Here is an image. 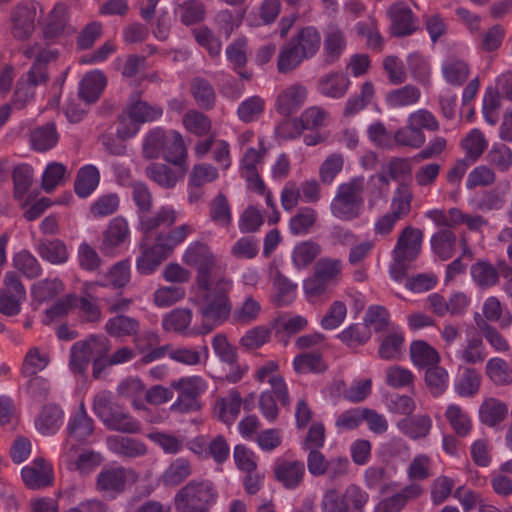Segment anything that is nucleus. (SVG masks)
Returning <instances> with one entry per match:
<instances>
[{"label": "nucleus", "mask_w": 512, "mask_h": 512, "mask_svg": "<svg viewBox=\"0 0 512 512\" xmlns=\"http://www.w3.org/2000/svg\"><path fill=\"white\" fill-rule=\"evenodd\" d=\"M231 288L230 279L219 277L210 282L208 289H201L203 304L200 306L199 312L203 321L197 334H207L228 319L232 310V304L228 297Z\"/></svg>", "instance_id": "f257e3e1"}, {"label": "nucleus", "mask_w": 512, "mask_h": 512, "mask_svg": "<svg viewBox=\"0 0 512 512\" xmlns=\"http://www.w3.org/2000/svg\"><path fill=\"white\" fill-rule=\"evenodd\" d=\"M365 178L357 176L341 183L330 203L332 215L342 221H353L364 209Z\"/></svg>", "instance_id": "f03ea898"}, {"label": "nucleus", "mask_w": 512, "mask_h": 512, "mask_svg": "<svg viewBox=\"0 0 512 512\" xmlns=\"http://www.w3.org/2000/svg\"><path fill=\"white\" fill-rule=\"evenodd\" d=\"M218 497L214 483L208 479H193L174 496L177 512H208Z\"/></svg>", "instance_id": "7ed1b4c3"}, {"label": "nucleus", "mask_w": 512, "mask_h": 512, "mask_svg": "<svg viewBox=\"0 0 512 512\" xmlns=\"http://www.w3.org/2000/svg\"><path fill=\"white\" fill-rule=\"evenodd\" d=\"M423 232L419 228L406 226L400 233L392 251L393 263L390 267L391 277L401 282L411 267V263L420 254Z\"/></svg>", "instance_id": "20e7f679"}, {"label": "nucleus", "mask_w": 512, "mask_h": 512, "mask_svg": "<svg viewBox=\"0 0 512 512\" xmlns=\"http://www.w3.org/2000/svg\"><path fill=\"white\" fill-rule=\"evenodd\" d=\"M182 260L186 265L196 269V283L199 289H208L211 281L224 277L215 255L204 242L191 243L186 248Z\"/></svg>", "instance_id": "39448f33"}, {"label": "nucleus", "mask_w": 512, "mask_h": 512, "mask_svg": "<svg viewBox=\"0 0 512 512\" xmlns=\"http://www.w3.org/2000/svg\"><path fill=\"white\" fill-rule=\"evenodd\" d=\"M111 350L110 340L103 335H91L88 339L75 342L70 351V368L74 373L83 374L90 360L107 356Z\"/></svg>", "instance_id": "423d86ee"}, {"label": "nucleus", "mask_w": 512, "mask_h": 512, "mask_svg": "<svg viewBox=\"0 0 512 512\" xmlns=\"http://www.w3.org/2000/svg\"><path fill=\"white\" fill-rule=\"evenodd\" d=\"M178 392V398L170 407L171 411L190 413L201 409L200 395L205 391L206 384L199 376L185 377L172 383Z\"/></svg>", "instance_id": "0eeeda50"}, {"label": "nucleus", "mask_w": 512, "mask_h": 512, "mask_svg": "<svg viewBox=\"0 0 512 512\" xmlns=\"http://www.w3.org/2000/svg\"><path fill=\"white\" fill-rule=\"evenodd\" d=\"M37 8L42 7L36 1L24 2L18 4L11 11V22L13 37L19 41L27 40L35 30V20Z\"/></svg>", "instance_id": "6e6552de"}, {"label": "nucleus", "mask_w": 512, "mask_h": 512, "mask_svg": "<svg viewBox=\"0 0 512 512\" xmlns=\"http://www.w3.org/2000/svg\"><path fill=\"white\" fill-rule=\"evenodd\" d=\"M328 112L318 106L305 109L299 118H293L285 121L283 129L289 130L288 137L295 138L301 135L303 130H312L324 125Z\"/></svg>", "instance_id": "1a4fd4ad"}, {"label": "nucleus", "mask_w": 512, "mask_h": 512, "mask_svg": "<svg viewBox=\"0 0 512 512\" xmlns=\"http://www.w3.org/2000/svg\"><path fill=\"white\" fill-rule=\"evenodd\" d=\"M126 470L123 467L103 469L97 475L96 488L109 499L116 498L125 490Z\"/></svg>", "instance_id": "9d476101"}, {"label": "nucleus", "mask_w": 512, "mask_h": 512, "mask_svg": "<svg viewBox=\"0 0 512 512\" xmlns=\"http://www.w3.org/2000/svg\"><path fill=\"white\" fill-rule=\"evenodd\" d=\"M274 478L286 489L299 487L305 476V465L299 460H282L275 463Z\"/></svg>", "instance_id": "9b49d317"}, {"label": "nucleus", "mask_w": 512, "mask_h": 512, "mask_svg": "<svg viewBox=\"0 0 512 512\" xmlns=\"http://www.w3.org/2000/svg\"><path fill=\"white\" fill-rule=\"evenodd\" d=\"M306 98V87L299 83L292 84L278 94L275 109L283 116H290L303 106Z\"/></svg>", "instance_id": "f8f14e48"}, {"label": "nucleus", "mask_w": 512, "mask_h": 512, "mask_svg": "<svg viewBox=\"0 0 512 512\" xmlns=\"http://www.w3.org/2000/svg\"><path fill=\"white\" fill-rule=\"evenodd\" d=\"M176 219V211L171 207L163 206L153 215H150L149 212L139 215V229L143 233L144 239L148 240L152 238L154 232H156L161 226H173Z\"/></svg>", "instance_id": "ddd939ff"}, {"label": "nucleus", "mask_w": 512, "mask_h": 512, "mask_svg": "<svg viewBox=\"0 0 512 512\" xmlns=\"http://www.w3.org/2000/svg\"><path fill=\"white\" fill-rule=\"evenodd\" d=\"M387 13L391 20L390 32L393 36H407L417 29L413 13L405 3L393 4Z\"/></svg>", "instance_id": "4468645a"}, {"label": "nucleus", "mask_w": 512, "mask_h": 512, "mask_svg": "<svg viewBox=\"0 0 512 512\" xmlns=\"http://www.w3.org/2000/svg\"><path fill=\"white\" fill-rule=\"evenodd\" d=\"M130 236L127 220L122 216L113 218L102 234L100 250L110 254L115 248L122 245Z\"/></svg>", "instance_id": "2eb2a0df"}, {"label": "nucleus", "mask_w": 512, "mask_h": 512, "mask_svg": "<svg viewBox=\"0 0 512 512\" xmlns=\"http://www.w3.org/2000/svg\"><path fill=\"white\" fill-rule=\"evenodd\" d=\"M25 485L33 490L48 487L53 482L52 467L43 459L36 458L31 466L21 471Z\"/></svg>", "instance_id": "dca6fc26"}, {"label": "nucleus", "mask_w": 512, "mask_h": 512, "mask_svg": "<svg viewBox=\"0 0 512 512\" xmlns=\"http://www.w3.org/2000/svg\"><path fill=\"white\" fill-rule=\"evenodd\" d=\"M347 46L345 33L336 25H329L324 30L323 59L326 64L339 60Z\"/></svg>", "instance_id": "f3484780"}, {"label": "nucleus", "mask_w": 512, "mask_h": 512, "mask_svg": "<svg viewBox=\"0 0 512 512\" xmlns=\"http://www.w3.org/2000/svg\"><path fill=\"white\" fill-rule=\"evenodd\" d=\"M77 451V446L74 444L71 445L65 453V458L67 468L70 470H76L80 474H89L103 461L102 455L96 451L87 450L76 456Z\"/></svg>", "instance_id": "a211bd4d"}, {"label": "nucleus", "mask_w": 512, "mask_h": 512, "mask_svg": "<svg viewBox=\"0 0 512 512\" xmlns=\"http://www.w3.org/2000/svg\"><path fill=\"white\" fill-rule=\"evenodd\" d=\"M164 159L180 169V174L185 175L188 170L187 149L182 135L177 131H171L166 138L163 151Z\"/></svg>", "instance_id": "6ab92c4d"}, {"label": "nucleus", "mask_w": 512, "mask_h": 512, "mask_svg": "<svg viewBox=\"0 0 512 512\" xmlns=\"http://www.w3.org/2000/svg\"><path fill=\"white\" fill-rule=\"evenodd\" d=\"M194 232L190 224H182L165 233H158L154 238V245L167 258L173 253L174 249L185 241V239Z\"/></svg>", "instance_id": "aec40b11"}, {"label": "nucleus", "mask_w": 512, "mask_h": 512, "mask_svg": "<svg viewBox=\"0 0 512 512\" xmlns=\"http://www.w3.org/2000/svg\"><path fill=\"white\" fill-rule=\"evenodd\" d=\"M307 60L314 57L321 46L320 32L314 26H306L290 39Z\"/></svg>", "instance_id": "412c9836"}, {"label": "nucleus", "mask_w": 512, "mask_h": 512, "mask_svg": "<svg viewBox=\"0 0 512 512\" xmlns=\"http://www.w3.org/2000/svg\"><path fill=\"white\" fill-rule=\"evenodd\" d=\"M67 431L69 438H73L78 442H84L94 432V421L87 414L85 405L80 403L77 412L70 419Z\"/></svg>", "instance_id": "4be33fe9"}, {"label": "nucleus", "mask_w": 512, "mask_h": 512, "mask_svg": "<svg viewBox=\"0 0 512 512\" xmlns=\"http://www.w3.org/2000/svg\"><path fill=\"white\" fill-rule=\"evenodd\" d=\"M192 475V464L184 458L173 460L160 476L165 487H176L185 482Z\"/></svg>", "instance_id": "5701e85b"}, {"label": "nucleus", "mask_w": 512, "mask_h": 512, "mask_svg": "<svg viewBox=\"0 0 512 512\" xmlns=\"http://www.w3.org/2000/svg\"><path fill=\"white\" fill-rule=\"evenodd\" d=\"M263 152H260L254 148H249L242 159L243 175L246 180L250 183V187L257 193L265 192V183L259 176L256 165L262 160Z\"/></svg>", "instance_id": "b1692460"}, {"label": "nucleus", "mask_w": 512, "mask_h": 512, "mask_svg": "<svg viewBox=\"0 0 512 512\" xmlns=\"http://www.w3.org/2000/svg\"><path fill=\"white\" fill-rule=\"evenodd\" d=\"M132 103L127 109V115L129 120L139 124L157 120L162 116L163 110L160 106L150 105L145 101L139 99V94L135 93L131 97Z\"/></svg>", "instance_id": "393cba45"}, {"label": "nucleus", "mask_w": 512, "mask_h": 512, "mask_svg": "<svg viewBox=\"0 0 512 512\" xmlns=\"http://www.w3.org/2000/svg\"><path fill=\"white\" fill-rule=\"evenodd\" d=\"M144 172L147 178L164 189L174 188L178 180L184 177L179 168L174 170L163 163H151Z\"/></svg>", "instance_id": "a878e982"}, {"label": "nucleus", "mask_w": 512, "mask_h": 512, "mask_svg": "<svg viewBox=\"0 0 512 512\" xmlns=\"http://www.w3.org/2000/svg\"><path fill=\"white\" fill-rule=\"evenodd\" d=\"M107 444L111 451L128 458L143 456L147 452L146 445L135 438L110 436L107 438Z\"/></svg>", "instance_id": "bb28decb"}, {"label": "nucleus", "mask_w": 512, "mask_h": 512, "mask_svg": "<svg viewBox=\"0 0 512 512\" xmlns=\"http://www.w3.org/2000/svg\"><path fill=\"white\" fill-rule=\"evenodd\" d=\"M397 427L405 436L418 440L428 436L432 427V420L428 415H415L399 420Z\"/></svg>", "instance_id": "cd10ccee"}, {"label": "nucleus", "mask_w": 512, "mask_h": 512, "mask_svg": "<svg viewBox=\"0 0 512 512\" xmlns=\"http://www.w3.org/2000/svg\"><path fill=\"white\" fill-rule=\"evenodd\" d=\"M104 426L113 431L136 434L141 431V424L118 405L103 421Z\"/></svg>", "instance_id": "c85d7f7f"}, {"label": "nucleus", "mask_w": 512, "mask_h": 512, "mask_svg": "<svg viewBox=\"0 0 512 512\" xmlns=\"http://www.w3.org/2000/svg\"><path fill=\"white\" fill-rule=\"evenodd\" d=\"M68 16V6L62 2L56 3L49 14L48 23L43 30V37L50 41L60 37L64 33Z\"/></svg>", "instance_id": "c756f323"}, {"label": "nucleus", "mask_w": 512, "mask_h": 512, "mask_svg": "<svg viewBox=\"0 0 512 512\" xmlns=\"http://www.w3.org/2000/svg\"><path fill=\"white\" fill-rule=\"evenodd\" d=\"M444 79L453 86H461L470 75L469 64L460 58L451 56L442 65Z\"/></svg>", "instance_id": "7c9ffc66"}, {"label": "nucleus", "mask_w": 512, "mask_h": 512, "mask_svg": "<svg viewBox=\"0 0 512 512\" xmlns=\"http://www.w3.org/2000/svg\"><path fill=\"white\" fill-rule=\"evenodd\" d=\"M507 413V405L496 398L485 399L479 407L480 421L490 427L501 423Z\"/></svg>", "instance_id": "2f4dec72"}, {"label": "nucleus", "mask_w": 512, "mask_h": 512, "mask_svg": "<svg viewBox=\"0 0 512 512\" xmlns=\"http://www.w3.org/2000/svg\"><path fill=\"white\" fill-rule=\"evenodd\" d=\"M106 85V78L100 71L86 74L80 82L79 95L87 103L96 102Z\"/></svg>", "instance_id": "473e14b6"}, {"label": "nucleus", "mask_w": 512, "mask_h": 512, "mask_svg": "<svg viewBox=\"0 0 512 512\" xmlns=\"http://www.w3.org/2000/svg\"><path fill=\"white\" fill-rule=\"evenodd\" d=\"M175 13L183 25H196L205 20L206 6L200 0H186L176 7Z\"/></svg>", "instance_id": "72a5a7b5"}, {"label": "nucleus", "mask_w": 512, "mask_h": 512, "mask_svg": "<svg viewBox=\"0 0 512 512\" xmlns=\"http://www.w3.org/2000/svg\"><path fill=\"white\" fill-rule=\"evenodd\" d=\"M343 263L340 259L322 257L315 263L313 273L331 286L337 285L342 278Z\"/></svg>", "instance_id": "f704fd0d"}, {"label": "nucleus", "mask_w": 512, "mask_h": 512, "mask_svg": "<svg viewBox=\"0 0 512 512\" xmlns=\"http://www.w3.org/2000/svg\"><path fill=\"white\" fill-rule=\"evenodd\" d=\"M36 251L42 259L55 265L66 263L69 258L66 245L59 239L40 241Z\"/></svg>", "instance_id": "c9c22d12"}, {"label": "nucleus", "mask_w": 512, "mask_h": 512, "mask_svg": "<svg viewBox=\"0 0 512 512\" xmlns=\"http://www.w3.org/2000/svg\"><path fill=\"white\" fill-rule=\"evenodd\" d=\"M412 200L413 192L410 185L404 182L400 183L393 193L389 213L398 220L404 219L411 211Z\"/></svg>", "instance_id": "e433bc0d"}, {"label": "nucleus", "mask_w": 512, "mask_h": 512, "mask_svg": "<svg viewBox=\"0 0 512 512\" xmlns=\"http://www.w3.org/2000/svg\"><path fill=\"white\" fill-rule=\"evenodd\" d=\"M350 80L342 73H330L319 80L318 88L322 95L342 98L349 87Z\"/></svg>", "instance_id": "4c0bfd02"}, {"label": "nucleus", "mask_w": 512, "mask_h": 512, "mask_svg": "<svg viewBox=\"0 0 512 512\" xmlns=\"http://www.w3.org/2000/svg\"><path fill=\"white\" fill-rule=\"evenodd\" d=\"M321 252V245L315 241L308 240L300 242L296 244L292 251L293 264L297 269L307 268L314 262Z\"/></svg>", "instance_id": "58836bf2"}, {"label": "nucleus", "mask_w": 512, "mask_h": 512, "mask_svg": "<svg viewBox=\"0 0 512 512\" xmlns=\"http://www.w3.org/2000/svg\"><path fill=\"white\" fill-rule=\"evenodd\" d=\"M424 381L429 393L433 397H439L447 390L450 377L446 369L436 364L426 368Z\"/></svg>", "instance_id": "ea45409f"}, {"label": "nucleus", "mask_w": 512, "mask_h": 512, "mask_svg": "<svg viewBox=\"0 0 512 512\" xmlns=\"http://www.w3.org/2000/svg\"><path fill=\"white\" fill-rule=\"evenodd\" d=\"M140 247L142 252L136 262V267L140 274L148 275L153 273L167 259L154 244L147 245L141 243Z\"/></svg>", "instance_id": "a19ab883"}, {"label": "nucleus", "mask_w": 512, "mask_h": 512, "mask_svg": "<svg viewBox=\"0 0 512 512\" xmlns=\"http://www.w3.org/2000/svg\"><path fill=\"white\" fill-rule=\"evenodd\" d=\"M191 94L197 105L204 110H211L216 102V94L211 83L202 78L195 77L191 81Z\"/></svg>", "instance_id": "79ce46f5"}, {"label": "nucleus", "mask_w": 512, "mask_h": 512, "mask_svg": "<svg viewBox=\"0 0 512 512\" xmlns=\"http://www.w3.org/2000/svg\"><path fill=\"white\" fill-rule=\"evenodd\" d=\"M473 281L481 288L488 289L498 283V270L487 260H478L470 268Z\"/></svg>", "instance_id": "37998d69"}, {"label": "nucleus", "mask_w": 512, "mask_h": 512, "mask_svg": "<svg viewBox=\"0 0 512 512\" xmlns=\"http://www.w3.org/2000/svg\"><path fill=\"white\" fill-rule=\"evenodd\" d=\"M99 178V171L95 166L86 165L82 167L75 179V193L81 198L89 196L97 187Z\"/></svg>", "instance_id": "c03bdc74"}, {"label": "nucleus", "mask_w": 512, "mask_h": 512, "mask_svg": "<svg viewBox=\"0 0 512 512\" xmlns=\"http://www.w3.org/2000/svg\"><path fill=\"white\" fill-rule=\"evenodd\" d=\"M304 60L307 59L301 55L298 48L289 40L280 49L277 59L278 72L281 74L290 73L299 67Z\"/></svg>", "instance_id": "a18cd8bd"}, {"label": "nucleus", "mask_w": 512, "mask_h": 512, "mask_svg": "<svg viewBox=\"0 0 512 512\" xmlns=\"http://www.w3.org/2000/svg\"><path fill=\"white\" fill-rule=\"evenodd\" d=\"M456 235L448 229H441L436 232L431 239V246L433 252L442 260L450 259L455 250Z\"/></svg>", "instance_id": "49530a36"}, {"label": "nucleus", "mask_w": 512, "mask_h": 512, "mask_svg": "<svg viewBox=\"0 0 512 512\" xmlns=\"http://www.w3.org/2000/svg\"><path fill=\"white\" fill-rule=\"evenodd\" d=\"M13 267L28 279L41 276L42 267L38 259L28 250H21L12 258Z\"/></svg>", "instance_id": "de8ad7c7"}, {"label": "nucleus", "mask_w": 512, "mask_h": 512, "mask_svg": "<svg viewBox=\"0 0 512 512\" xmlns=\"http://www.w3.org/2000/svg\"><path fill=\"white\" fill-rule=\"evenodd\" d=\"M57 142L58 133L55 124L52 122L39 126L31 132L32 147L37 151H47L54 147Z\"/></svg>", "instance_id": "09e8293b"}, {"label": "nucleus", "mask_w": 512, "mask_h": 512, "mask_svg": "<svg viewBox=\"0 0 512 512\" xmlns=\"http://www.w3.org/2000/svg\"><path fill=\"white\" fill-rule=\"evenodd\" d=\"M139 329L138 320L126 315H117L110 318L105 324L106 332L116 337L136 335Z\"/></svg>", "instance_id": "8fccbe9b"}, {"label": "nucleus", "mask_w": 512, "mask_h": 512, "mask_svg": "<svg viewBox=\"0 0 512 512\" xmlns=\"http://www.w3.org/2000/svg\"><path fill=\"white\" fill-rule=\"evenodd\" d=\"M410 354L413 363L421 368H428L440 361L438 352L424 341H414L410 347Z\"/></svg>", "instance_id": "3c124183"}, {"label": "nucleus", "mask_w": 512, "mask_h": 512, "mask_svg": "<svg viewBox=\"0 0 512 512\" xmlns=\"http://www.w3.org/2000/svg\"><path fill=\"white\" fill-rule=\"evenodd\" d=\"M63 412L56 405H47L43 407L36 420L37 429L45 435L55 433L61 426Z\"/></svg>", "instance_id": "603ef678"}, {"label": "nucleus", "mask_w": 512, "mask_h": 512, "mask_svg": "<svg viewBox=\"0 0 512 512\" xmlns=\"http://www.w3.org/2000/svg\"><path fill=\"white\" fill-rule=\"evenodd\" d=\"M192 311L187 308H176L166 314L162 327L167 332L185 333L192 321Z\"/></svg>", "instance_id": "864d4df0"}, {"label": "nucleus", "mask_w": 512, "mask_h": 512, "mask_svg": "<svg viewBox=\"0 0 512 512\" xmlns=\"http://www.w3.org/2000/svg\"><path fill=\"white\" fill-rule=\"evenodd\" d=\"M242 398L238 391L232 390L226 398L217 401L216 409L219 418L230 424L234 422L240 413Z\"/></svg>", "instance_id": "5fc2aeb1"}, {"label": "nucleus", "mask_w": 512, "mask_h": 512, "mask_svg": "<svg viewBox=\"0 0 512 512\" xmlns=\"http://www.w3.org/2000/svg\"><path fill=\"white\" fill-rule=\"evenodd\" d=\"M273 286L275 288L273 300L277 306H286L294 301L297 285L279 271L274 276Z\"/></svg>", "instance_id": "6e6d98bb"}, {"label": "nucleus", "mask_w": 512, "mask_h": 512, "mask_svg": "<svg viewBox=\"0 0 512 512\" xmlns=\"http://www.w3.org/2000/svg\"><path fill=\"white\" fill-rule=\"evenodd\" d=\"M374 96L372 82L366 81L362 84L360 93L350 97L343 110L344 117H351L363 110L371 102Z\"/></svg>", "instance_id": "4d7b16f0"}, {"label": "nucleus", "mask_w": 512, "mask_h": 512, "mask_svg": "<svg viewBox=\"0 0 512 512\" xmlns=\"http://www.w3.org/2000/svg\"><path fill=\"white\" fill-rule=\"evenodd\" d=\"M64 291L63 282L58 279H44L33 284L32 296L39 302L50 301Z\"/></svg>", "instance_id": "13d9d810"}, {"label": "nucleus", "mask_w": 512, "mask_h": 512, "mask_svg": "<svg viewBox=\"0 0 512 512\" xmlns=\"http://www.w3.org/2000/svg\"><path fill=\"white\" fill-rule=\"evenodd\" d=\"M445 416L458 436L465 437L470 433L472 429L471 419L460 406L455 404L449 405Z\"/></svg>", "instance_id": "bf43d9fd"}, {"label": "nucleus", "mask_w": 512, "mask_h": 512, "mask_svg": "<svg viewBox=\"0 0 512 512\" xmlns=\"http://www.w3.org/2000/svg\"><path fill=\"white\" fill-rule=\"evenodd\" d=\"M421 96L418 87L405 85L402 88L392 90L386 96V101L390 107L399 108L415 104Z\"/></svg>", "instance_id": "052dcab7"}, {"label": "nucleus", "mask_w": 512, "mask_h": 512, "mask_svg": "<svg viewBox=\"0 0 512 512\" xmlns=\"http://www.w3.org/2000/svg\"><path fill=\"white\" fill-rule=\"evenodd\" d=\"M182 122L186 130L196 136L207 135L212 127L209 117L195 109L189 110Z\"/></svg>", "instance_id": "680f3d73"}, {"label": "nucleus", "mask_w": 512, "mask_h": 512, "mask_svg": "<svg viewBox=\"0 0 512 512\" xmlns=\"http://www.w3.org/2000/svg\"><path fill=\"white\" fill-rule=\"evenodd\" d=\"M14 198L22 200L28 193L33 179V169L27 164L18 165L12 173Z\"/></svg>", "instance_id": "e2e57ef3"}, {"label": "nucleus", "mask_w": 512, "mask_h": 512, "mask_svg": "<svg viewBox=\"0 0 512 512\" xmlns=\"http://www.w3.org/2000/svg\"><path fill=\"white\" fill-rule=\"evenodd\" d=\"M317 220V213L310 207H302L290 219L289 228L292 234L302 235L309 232Z\"/></svg>", "instance_id": "0e129e2a"}, {"label": "nucleus", "mask_w": 512, "mask_h": 512, "mask_svg": "<svg viewBox=\"0 0 512 512\" xmlns=\"http://www.w3.org/2000/svg\"><path fill=\"white\" fill-rule=\"evenodd\" d=\"M397 145L402 147L420 148L426 141L423 131H419L407 122V125L399 128L394 134Z\"/></svg>", "instance_id": "69168bd1"}, {"label": "nucleus", "mask_w": 512, "mask_h": 512, "mask_svg": "<svg viewBox=\"0 0 512 512\" xmlns=\"http://www.w3.org/2000/svg\"><path fill=\"white\" fill-rule=\"evenodd\" d=\"M210 218L222 226H229L232 222L231 208L227 197L219 193L210 203Z\"/></svg>", "instance_id": "338daca9"}, {"label": "nucleus", "mask_w": 512, "mask_h": 512, "mask_svg": "<svg viewBox=\"0 0 512 512\" xmlns=\"http://www.w3.org/2000/svg\"><path fill=\"white\" fill-rule=\"evenodd\" d=\"M265 101L260 96H251L240 103L237 109L239 119L245 123L257 120L263 113Z\"/></svg>", "instance_id": "774afa93"}]
</instances>
